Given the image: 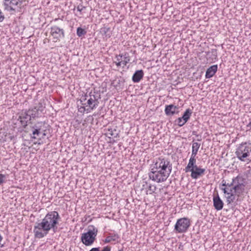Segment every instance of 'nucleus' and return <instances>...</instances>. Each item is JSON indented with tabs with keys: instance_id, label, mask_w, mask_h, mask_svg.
<instances>
[{
	"instance_id": "obj_1",
	"label": "nucleus",
	"mask_w": 251,
	"mask_h": 251,
	"mask_svg": "<svg viewBox=\"0 0 251 251\" xmlns=\"http://www.w3.org/2000/svg\"><path fill=\"white\" fill-rule=\"evenodd\" d=\"M60 219L58 212L52 211L48 212L43 219L35 223L33 228L34 237L42 238L47 236L50 230L56 232Z\"/></svg>"
},
{
	"instance_id": "obj_2",
	"label": "nucleus",
	"mask_w": 251,
	"mask_h": 251,
	"mask_svg": "<svg viewBox=\"0 0 251 251\" xmlns=\"http://www.w3.org/2000/svg\"><path fill=\"white\" fill-rule=\"evenodd\" d=\"M172 170V164L168 159L158 158L151 165L149 173L150 179L157 183L166 180Z\"/></svg>"
},
{
	"instance_id": "obj_3",
	"label": "nucleus",
	"mask_w": 251,
	"mask_h": 251,
	"mask_svg": "<svg viewBox=\"0 0 251 251\" xmlns=\"http://www.w3.org/2000/svg\"><path fill=\"white\" fill-rule=\"evenodd\" d=\"M235 154L238 159L241 161H251V143L244 142L239 144L236 150Z\"/></svg>"
},
{
	"instance_id": "obj_4",
	"label": "nucleus",
	"mask_w": 251,
	"mask_h": 251,
	"mask_svg": "<svg viewBox=\"0 0 251 251\" xmlns=\"http://www.w3.org/2000/svg\"><path fill=\"white\" fill-rule=\"evenodd\" d=\"M45 122H37L34 125L30 126L31 133L30 134L32 139H36L43 138L46 136V127Z\"/></svg>"
},
{
	"instance_id": "obj_5",
	"label": "nucleus",
	"mask_w": 251,
	"mask_h": 251,
	"mask_svg": "<svg viewBox=\"0 0 251 251\" xmlns=\"http://www.w3.org/2000/svg\"><path fill=\"white\" fill-rule=\"evenodd\" d=\"M98 231L97 228L94 226H89L88 231L81 235V242L86 246L92 245L96 239Z\"/></svg>"
},
{
	"instance_id": "obj_6",
	"label": "nucleus",
	"mask_w": 251,
	"mask_h": 251,
	"mask_svg": "<svg viewBox=\"0 0 251 251\" xmlns=\"http://www.w3.org/2000/svg\"><path fill=\"white\" fill-rule=\"evenodd\" d=\"M233 183L234 186L232 187V189H234L236 194L239 196L245 190V179L242 176H238L233 178Z\"/></svg>"
},
{
	"instance_id": "obj_7",
	"label": "nucleus",
	"mask_w": 251,
	"mask_h": 251,
	"mask_svg": "<svg viewBox=\"0 0 251 251\" xmlns=\"http://www.w3.org/2000/svg\"><path fill=\"white\" fill-rule=\"evenodd\" d=\"M190 226V220L187 218H182L177 220L175 225L174 230L176 233L185 232Z\"/></svg>"
},
{
	"instance_id": "obj_8",
	"label": "nucleus",
	"mask_w": 251,
	"mask_h": 251,
	"mask_svg": "<svg viewBox=\"0 0 251 251\" xmlns=\"http://www.w3.org/2000/svg\"><path fill=\"white\" fill-rule=\"evenodd\" d=\"M185 173L191 172V177L193 179H197L204 173L205 169L201 168L197 166L196 163L189 167L187 165L184 169Z\"/></svg>"
},
{
	"instance_id": "obj_9",
	"label": "nucleus",
	"mask_w": 251,
	"mask_h": 251,
	"mask_svg": "<svg viewBox=\"0 0 251 251\" xmlns=\"http://www.w3.org/2000/svg\"><path fill=\"white\" fill-rule=\"evenodd\" d=\"M50 33L54 39L59 40L65 37L64 30L57 25H53L50 28Z\"/></svg>"
},
{
	"instance_id": "obj_10",
	"label": "nucleus",
	"mask_w": 251,
	"mask_h": 251,
	"mask_svg": "<svg viewBox=\"0 0 251 251\" xmlns=\"http://www.w3.org/2000/svg\"><path fill=\"white\" fill-rule=\"evenodd\" d=\"M32 118L28 111L25 110L22 111L18 120L20 121L21 126L25 128L27 126V124L30 123Z\"/></svg>"
},
{
	"instance_id": "obj_11",
	"label": "nucleus",
	"mask_w": 251,
	"mask_h": 251,
	"mask_svg": "<svg viewBox=\"0 0 251 251\" xmlns=\"http://www.w3.org/2000/svg\"><path fill=\"white\" fill-rule=\"evenodd\" d=\"M96 92L92 93L91 92L89 93L90 98L87 100V104L89 106L91 109L93 110L95 109L99 105V99L100 98V95L99 96H96L95 94Z\"/></svg>"
},
{
	"instance_id": "obj_12",
	"label": "nucleus",
	"mask_w": 251,
	"mask_h": 251,
	"mask_svg": "<svg viewBox=\"0 0 251 251\" xmlns=\"http://www.w3.org/2000/svg\"><path fill=\"white\" fill-rule=\"evenodd\" d=\"M16 1L17 0H4L3 6L4 9L7 11L15 12V9L12 5H18L19 1Z\"/></svg>"
},
{
	"instance_id": "obj_13",
	"label": "nucleus",
	"mask_w": 251,
	"mask_h": 251,
	"mask_svg": "<svg viewBox=\"0 0 251 251\" xmlns=\"http://www.w3.org/2000/svg\"><path fill=\"white\" fill-rule=\"evenodd\" d=\"M213 205L215 209L218 211L222 209L223 208L224 202L218 194L216 196H214L213 198Z\"/></svg>"
},
{
	"instance_id": "obj_14",
	"label": "nucleus",
	"mask_w": 251,
	"mask_h": 251,
	"mask_svg": "<svg viewBox=\"0 0 251 251\" xmlns=\"http://www.w3.org/2000/svg\"><path fill=\"white\" fill-rule=\"evenodd\" d=\"M206 55L208 56L207 59L210 62H215L218 60L217 50L216 49H212L211 50L206 52Z\"/></svg>"
},
{
	"instance_id": "obj_15",
	"label": "nucleus",
	"mask_w": 251,
	"mask_h": 251,
	"mask_svg": "<svg viewBox=\"0 0 251 251\" xmlns=\"http://www.w3.org/2000/svg\"><path fill=\"white\" fill-rule=\"evenodd\" d=\"M177 109V106L174 104L167 105L165 106V113L167 116H172L176 113V110Z\"/></svg>"
},
{
	"instance_id": "obj_16",
	"label": "nucleus",
	"mask_w": 251,
	"mask_h": 251,
	"mask_svg": "<svg viewBox=\"0 0 251 251\" xmlns=\"http://www.w3.org/2000/svg\"><path fill=\"white\" fill-rule=\"evenodd\" d=\"M217 65H214L209 67L206 71L205 77L206 78H210L212 77L217 71Z\"/></svg>"
},
{
	"instance_id": "obj_17",
	"label": "nucleus",
	"mask_w": 251,
	"mask_h": 251,
	"mask_svg": "<svg viewBox=\"0 0 251 251\" xmlns=\"http://www.w3.org/2000/svg\"><path fill=\"white\" fill-rule=\"evenodd\" d=\"M144 72L142 70L136 71L132 77V80L134 83L139 82L143 77Z\"/></svg>"
},
{
	"instance_id": "obj_18",
	"label": "nucleus",
	"mask_w": 251,
	"mask_h": 251,
	"mask_svg": "<svg viewBox=\"0 0 251 251\" xmlns=\"http://www.w3.org/2000/svg\"><path fill=\"white\" fill-rule=\"evenodd\" d=\"M110 28L108 27H103L100 29V32L103 36V38L107 39L111 36V33L110 32Z\"/></svg>"
},
{
	"instance_id": "obj_19",
	"label": "nucleus",
	"mask_w": 251,
	"mask_h": 251,
	"mask_svg": "<svg viewBox=\"0 0 251 251\" xmlns=\"http://www.w3.org/2000/svg\"><path fill=\"white\" fill-rule=\"evenodd\" d=\"M119 238V236L117 234H114L107 236L104 240L105 243H108L111 241H117Z\"/></svg>"
},
{
	"instance_id": "obj_20",
	"label": "nucleus",
	"mask_w": 251,
	"mask_h": 251,
	"mask_svg": "<svg viewBox=\"0 0 251 251\" xmlns=\"http://www.w3.org/2000/svg\"><path fill=\"white\" fill-rule=\"evenodd\" d=\"M122 65L123 67L126 66L130 61V56L127 52L122 53Z\"/></svg>"
},
{
	"instance_id": "obj_21",
	"label": "nucleus",
	"mask_w": 251,
	"mask_h": 251,
	"mask_svg": "<svg viewBox=\"0 0 251 251\" xmlns=\"http://www.w3.org/2000/svg\"><path fill=\"white\" fill-rule=\"evenodd\" d=\"M192 113V111L190 109H187L181 117V119H183L185 122H187L190 119Z\"/></svg>"
},
{
	"instance_id": "obj_22",
	"label": "nucleus",
	"mask_w": 251,
	"mask_h": 251,
	"mask_svg": "<svg viewBox=\"0 0 251 251\" xmlns=\"http://www.w3.org/2000/svg\"><path fill=\"white\" fill-rule=\"evenodd\" d=\"M45 105L46 104L44 102V100L43 101L41 100L38 104H36V106H35V109H36L39 112V113H43L46 107Z\"/></svg>"
},
{
	"instance_id": "obj_23",
	"label": "nucleus",
	"mask_w": 251,
	"mask_h": 251,
	"mask_svg": "<svg viewBox=\"0 0 251 251\" xmlns=\"http://www.w3.org/2000/svg\"><path fill=\"white\" fill-rule=\"evenodd\" d=\"M27 111L28 113L30 115V117L33 119L39 117L40 113L36 109H35V106L33 108L29 109Z\"/></svg>"
},
{
	"instance_id": "obj_24",
	"label": "nucleus",
	"mask_w": 251,
	"mask_h": 251,
	"mask_svg": "<svg viewBox=\"0 0 251 251\" xmlns=\"http://www.w3.org/2000/svg\"><path fill=\"white\" fill-rule=\"evenodd\" d=\"M198 152L192 151V154L191 157L189 159V162L187 165H189V167L191 166V164L193 165L195 163H196V156Z\"/></svg>"
},
{
	"instance_id": "obj_25",
	"label": "nucleus",
	"mask_w": 251,
	"mask_h": 251,
	"mask_svg": "<svg viewBox=\"0 0 251 251\" xmlns=\"http://www.w3.org/2000/svg\"><path fill=\"white\" fill-rule=\"evenodd\" d=\"M115 60L114 63L116 64L117 67H120L122 65V54L116 55L115 57Z\"/></svg>"
},
{
	"instance_id": "obj_26",
	"label": "nucleus",
	"mask_w": 251,
	"mask_h": 251,
	"mask_svg": "<svg viewBox=\"0 0 251 251\" xmlns=\"http://www.w3.org/2000/svg\"><path fill=\"white\" fill-rule=\"evenodd\" d=\"M108 134L111 136H113L115 138H119V131H117L116 129H114L112 130V129H108Z\"/></svg>"
},
{
	"instance_id": "obj_27",
	"label": "nucleus",
	"mask_w": 251,
	"mask_h": 251,
	"mask_svg": "<svg viewBox=\"0 0 251 251\" xmlns=\"http://www.w3.org/2000/svg\"><path fill=\"white\" fill-rule=\"evenodd\" d=\"M87 33V31L84 29L82 28L81 27H78L76 29V35L79 37H80L82 36L85 35Z\"/></svg>"
},
{
	"instance_id": "obj_28",
	"label": "nucleus",
	"mask_w": 251,
	"mask_h": 251,
	"mask_svg": "<svg viewBox=\"0 0 251 251\" xmlns=\"http://www.w3.org/2000/svg\"><path fill=\"white\" fill-rule=\"evenodd\" d=\"M146 185L148 187V191H149L150 194H152L153 193L155 192V191L156 190V187L155 185H151V184H150L149 185H148V183L147 182H146Z\"/></svg>"
},
{
	"instance_id": "obj_29",
	"label": "nucleus",
	"mask_w": 251,
	"mask_h": 251,
	"mask_svg": "<svg viewBox=\"0 0 251 251\" xmlns=\"http://www.w3.org/2000/svg\"><path fill=\"white\" fill-rule=\"evenodd\" d=\"M228 196L226 197V202L227 204H230L234 201L235 199L234 194L227 195Z\"/></svg>"
},
{
	"instance_id": "obj_30",
	"label": "nucleus",
	"mask_w": 251,
	"mask_h": 251,
	"mask_svg": "<svg viewBox=\"0 0 251 251\" xmlns=\"http://www.w3.org/2000/svg\"><path fill=\"white\" fill-rule=\"evenodd\" d=\"M201 146L200 143L197 142H194L192 144V151L198 152Z\"/></svg>"
},
{
	"instance_id": "obj_31",
	"label": "nucleus",
	"mask_w": 251,
	"mask_h": 251,
	"mask_svg": "<svg viewBox=\"0 0 251 251\" xmlns=\"http://www.w3.org/2000/svg\"><path fill=\"white\" fill-rule=\"evenodd\" d=\"M77 10L79 11L81 15L84 12V10L86 9V7L83 6L82 4H79L76 7Z\"/></svg>"
},
{
	"instance_id": "obj_32",
	"label": "nucleus",
	"mask_w": 251,
	"mask_h": 251,
	"mask_svg": "<svg viewBox=\"0 0 251 251\" xmlns=\"http://www.w3.org/2000/svg\"><path fill=\"white\" fill-rule=\"evenodd\" d=\"M176 122L177 123V125L180 127L182 126L186 123L183 120V119H181V117L177 118Z\"/></svg>"
},
{
	"instance_id": "obj_33",
	"label": "nucleus",
	"mask_w": 251,
	"mask_h": 251,
	"mask_svg": "<svg viewBox=\"0 0 251 251\" xmlns=\"http://www.w3.org/2000/svg\"><path fill=\"white\" fill-rule=\"evenodd\" d=\"M6 178L5 176L3 174H0V185L4 181V179Z\"/></svg>"
},
{
	"instance_id": "obj_34",
	"label": "nucleus",
	"mask_w": 251,
	"mask_h": 251,
	"mask_svg": "<svg viewBox=\"0 0 251 251\" xmlns=\"http://www.w3.org/2000/svg\"><path fill=\"white\" fill-rule=\"evenodd\" d=\"M87 97L88 96L87 95H85V96H82V97H81V99H80V102H81V104L82 105H85L86 104V103H83V102H84L86 100Z\"/></svg>"
},
{
	"instance_id": "obj_35",
	"label": "nucleus",
	"mask_w": 251,
	"mask_h": 251,
	"mask_svg": "<svg viewBox=\"0 0 251 251\" xmlns=\"http://www.w3.org/2000/svg\"><path fill=\"white\" fill-rule=\"evenodd\" d=\"M124 82H125V80L124 79H119L117 82V84L115 86V87H119L121 85V83L124 84Z\"/></svg>"
},
{
	"instance_id": "obj_36",
	"label": "nucleus",
	"mask_w": 251,
	"mask_h": 251,
	"mask_svg": "<svg viewBox=\"0 0 251 251\" xmlns=\"http://www.w3.org/2000/svg\"><path fill=\"white\" fill-rule=\"evenodd\" d=\"M221 190L223 191L224 194H226L227 195L228 194V187H224L223 188H221Z\"/></svg>"
},
{
	"instance_id": "obj_37",
	"label": "nucleus",
	"mask_w": 251,
	"mask_h": 251,
	"mask_svg": "<svg viewBox=\"0 0 251 251\" xmlns=\"http://www.w3.org/2000/svg\"><path fill=\"white\" fill-rule=\"evenodd\" d=\"M233 186H234V183H233V178H232V182H231L230 183H227L226 184V187L229 188V187H233Z\"/></svg>"
},
{
	"instance_id": "obj_38",
	"label": "nucleus",
	"mask_w": 251,
	"mask_h": 251,
	"mask_svg": "<svg viewBox=\"0 0 251 251\" xmlns=\"http://www.w3.org/2000/svg\"><path fill=\"white\" fill-rule=\"evenodd\" d=\"M4 19V16L3 15L1 10L0 9V22H1Z\"/></svg>"
},
{
	"instance_id": "obj_39",
	"label": "nucleus",
	"mask_w": 251,
	"mask_h": 251,
	"mask_svg": "<svg viewBox=\"0 0 251 251\" xmlns=\"http://www.w3.org/2000/svg\"><path fill=\"white\" fill-rule=\"evenodd\" d=\"M229 188H228V195L234 194L232 192L233 190H234V189H232V187H229Z\"/></svg>"
},
{
	"instance_id": "obj_40",
	"label": "nucleus",
	"mask_w": 251,
	"mask_h": 251,
	"mask_svg": "<svg viewBox=\"0 0 251 251\" xmlns=\"http://www.w3.org/2000/svg\"><path fill=\"white\" fill-rule=\"evenodd\" d=\"M89 251H100V248H93Z\"/></svg>"
},
{
	"instance_id": "obj_41",
	"label": "nucleus",
	"mask_w": 251,
	"mask_h": 251,
	"mask_svg": "<svg viewBox=\"0 0 251 251\" xmlns=\"http://www.w3.org/2000/svg\"><path fill=\"white\" fill-rule=\"evenodd\" d=\"M227 183L226 182V181L224 179H223L222 181V185L224 187H226V184Z\"/></svg>"
},
{
	"instance_id": "obj_42",
	"label": "nucleus",
	"mask_w": 251,
	"mask_h": 251,
	"mask_svg": "<svg viewBox=\"0 0 251 251\" xmlns=\"http://www.w3.org/2000/svg\"><path fill=\"white\" fill-rule=\"evenodd\" d=\"M249 129H251V121L247 125Z\"/></svg>"
},
{
	"instance_id": "obj_43",
	"label": "nucleus",
	"mask_w": 251,
	"mask_h": 251,
	"mask_svg": "<svg viewBox=\"0 0 251 251\" xmlns=\"http://www.w3.org/2000/svg\"><path fill=\"white\" fill-rule=\"evenodd\" d=\"M192 134H193V135H196V136H197V137H198V136H199V135L197 134V132H196V131H193L192 132Z\"/></svg>"
},
{
	"instance_id": "obj_44",
	"label": "nucleus",
	"mask_w": 251,
	"mask_h": 251,
	"mask_svg": "<svg viewBox=\"0 0 251 251\" xmlns=\"http://www.w3.org/2000/svg\"><path fill=\"white\" fill-rule=\"evenodd\" d=\"M16 1H19V3H21L22 2V0H17Z\"/></svg>"
},
{
	"instance_id": "obj_45",
	"label": "nucleus",
	"mask_w": 251,
	"mask_h": 251,
	"mask_svg": "<svg viewBox=\"0 0 251 251\" xmlns=\"http://www.w3.org/2000/svg\"><path fill=\"white\" fill-rule=\"evenodd\" d=\"M80 109H83V111H84L85 110V107H81L80 108Z\"/></svg>"
},
{
	"instance_id": "obj_46",
	"label": "nucleus",
	"mask_w": 251,
	"mask_h": 251,
	"mask_svg": "<svg viewBox=\"0 0 251 251\" xmlns=\"http://www.w3.org/2000/svg\"><path fill=\"white\" fill-rule=\"evenodd\" d=\"M118 251H123V250L122 249V250H119Z\"/></svg>"
},
{
	"instance_id": "obj_47",
	"label": "nucleus",
	"mask_w": 251,
	"mask_h": 251,
	"mask_svg": "<svg viewBox=\"0 0 251 251\" xmlns=\"http://www.w3.org/2000/svg\"><path fill=\"white\" fill-rule=\"evenodd\" d=\"M250 251H251V250Z\"/></svg>"
}]
</instances>
